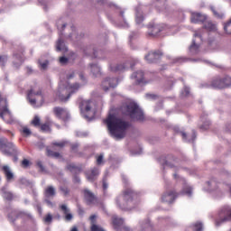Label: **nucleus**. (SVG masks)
Wrapping results in <instances>:
<instances>
[{
	"mask_svg": "<svg viewBox=\"0 0 231 231\" xmlns=\"http://www.w3.org/2000/svg\"><path fill=\"white\" fill-rule=\"evenodd\" d=\"M37 166L39 167L41 172H46V168H44V165H42V162L38 161Z\"/></svg>",
	"mask_w": 231,
	"mask_h": 231,
	"instance_id": "obj_47",
	"label": "nucleus"
},
{
	"mask_svg": "<svg viewBox=\"0 0 231 231\" xmlns=\"http://www.w3.org/2000/svg\"><path fill=\"white\" fill-rule=\"evenodd\" d=\"M73 181H74V183H80V177H79L77 175L74 176Z\"/></svg>",
	"mask_w": 231,
	"mask_h": 231,
	"instance_id": "obj_58",
	"label": "nucleus"
},
{
	"mask_svg": "<svg viewBox=\"0 0 231 231\" xmlns=\"http://www.w3.org/2000/svg\"><path fill=\"white\" fill-rule=\"evenodd\" d=\"M210 125V121H207L206 123H204L201 126L200 129L202 131H207V129H208V126Z\"/></svg>",
	"mask_w": 231,
	"mask_h": 231,
	"instance_id": "obj_50",
	"label": "nucleus"
},
{
	"mask_svg": "<svg viewBox=\"0 0 231 231\" xmlns=\"http://www.w3.org/2000/svg\"><path fill=\"white\" fill-rule=\"evenodd\" d=\"M204 29L208 32H217V25L210 21H208L204 23Z\"/></svg>",
	"mask_w": 231,
	"mask_h": 231,
	"instance_id": "obj_27",
	"label": "nucleus"
},
{
	"mask_svg": "<svg viewBox=\"0 0 231 231\" xmlns=\"http://www.w3.org/2000/svg\"><path fill=\"white\" fill-rule=\"evenodd\" d=\"M79 79H80L81 80H85V79H84V74L79 73Z\"/></svg>",
	"mask_w": 231,
	"mask_h": 231,
	"instance_id": "obj_63",
	"label": "nucleus"
},
{
	"mask_svg": "<svg viewBox=\"0 0 231 231\" xmlns=\"http://www.w3.org/2000/svg\"><path fill=\"white\" fill-rule=\"evenodd\" d=\"M207 21V15L199 13H192L191 14V23H205Z\"/></svg>",
	"mask_w": 231,
	"mask_h": 231,
	"instance_id": "obj_17",
	"label": "nucleus"
},
{
	"mask_svg": "<svg viewBox=\"0 0 231 231\" xmlns=\"http://www.w3.org/2000/svg\"><path fill=\"white\" fill-rule=\"evenodd\" d=\"M48 156H53L54 158H59V156H60V153L57 152H52L48 150Z\"/></svg>",
	"mask_w": 231,
	"mask_h": 231,
	"instance_id": "obj_46",
	"label": "nucleus"
},
{
	"mask_svg": "<svg viewBox=\"0 0 231 231\" xmlns=\"http://www.w3.org/2000/svg\"><path fill=\"white\" fill-rule=\"evenodd\" d=\"M60 190L63 192L64 196H68V194H69V189L66 186L60 187Z\"/></svg>",
	"mask_w": 231,
	"mask_h": 231,
	"instance_id": "obj_44",
	"label": "nucleus"
},
{
	"mask_svg": "<svg viewBox=\"0 0 231 231\" xmlns=\"http://www.w3.org/2000/svg\"><path fill=\"white\" fill-rule=\"evenodd\" d=\"M143 70H137L134 72L131 76V79L135 80L138 84H145V79L143 78Z\"/></svg>",
	"mask_w": 231,
	"mask_h": 231,
	"instance_id": "obj_15",
	"label": "nucleus"
},
{
	"mask_svg": "<svg viewBox=\"0 0 231 231\" xmlns=\"http://www.w3.org/2000/svg\"><path fill=\"white\" fill-rule=\"evenodd\" d=\"M190 93V88H189L188 87H184V90L181 92V95L183 97H189Z\"/></svg>",
	"mask_w": 231,
	"mask_h": 231,
	"instance_id": "obj_49",
	"label": "nucleus"
},
{
	"mask_svg": "<svg viewBox=\"0 0 231 231\" xmlns=\"http://www.w3.org/2000/svg\"><path fill=\"white\" fill-rule=\"evenodd\" d=\"M104 161V154H100L97 159V165H101L102 162Z\"/></svg>",
	"mask_w": 231,
	"mask_h": 231,
	"instance_id": "obj_54",
	"label": "nucleus"
},
{
	"mask_svg": "<svg viewBox=\"0 0 231 231\" xmlns=\"http://www.w3.org/2000/svg\"><path fill=\"white\" fill-rule=\"evenodd\" d=\"M113 225H114L115 228H116V230H118V228L124 225V218H118V217L114 216L113 217Z\"/></svg>",
	"mask_w": 231,
	"mask_h": 231,
	"instance_id": "obj_29",
	"label": "nucleus"
},
{
	"mask_svg": "<svg viewBox=\"0 0 231 231\" xmlns=\"http://www.w3.org/2000/svg\"><path fill=\"white\" fill-rule=\"evenodd\" d=\"M32 125L35 127L41 125V118L38 116H35L33 120L32 121Z\"/></svg>",
	"mask_w": 231,
	"mask_h": 231,
	"instance_id": "obj_40",
	"label": "nucleus"
},
{
	"mask_svg": "<svg viewBox=\"0 0 231 231\" xmlns=\"http://www.w3.org/2000/svg\"><path fill=\"white\" fill-rule=\"evenodd\" d=\"M39 64H40L42 69H46V68H48L49 62H48V60H45L43 62L39 60Z\"/></svg>",
	"mask_w": 231,
	"mask_h": 231,
	"instance_id": "obj_48",
	"label": "nucleus"
},
{
	"mask_svg": "<svg viewBox=\"0 0 231 231\" xmlns=\"http://www.w3.org/2000/svg\"><path fill=\"white\" fill-rule=\"evenodd\" d=\"M27 98L31 106H33V107L37 106V103L40 104V106L44 104V96L42 95V90L39 87L32 88L28 91Z\"/></svg>",
	"mask_w": 231,
	"mask_h": 231,
	"instance_id": "obj_5",
	"label": "nucleus"
},
{
	"mask_svg": "<svg viewBox=\"0 0 231 231\" xmlns=\"http://www.w3.org/2000/svg\"><path fill=\"white\" fill-rule=\"evenodd\" d=\"M67 143H68V142H66V141L54 142V143H52V145H55L56 147H64V145H66Z\"/></svg>",
	"mask_w": 231,
	"mask_h": 231,
	"instance_id": "obj_43",
	"label": "nucleus"
},
{
	"mask_svg": "<svg viewBox=\"0 0 231 231\" xmlns=\"http://www.w3.org/2000/svg\"><path fill=\"white\" fill-rule=\"evenodd\" d=\"M8 60L6 56H0V66H5V63Z\"/></svg>",
	"mask_w": 231,
	"mask_h": 231,
	"instance_id": "obj_51",
	"label": "nucleus"
},
{
	"mask_svg": "<svg viewBox=\"0 0 231 231\" xmlns=\"http://www.w3.org/2000/svg\"><path fill=\"white\" fill-rule=\"evenodd\" d=\"M162 166L164 167V169H174V164H171L167 161L162 162Z\"/></svg>",
	"mask_w": 231,
	"mask_h": 231,
	"instance_id": "obj_45",
	"label": "nucleus"
},
{
	"mask_svg": "<svg viewBox=\"0 0 231 231\" xmlns=\"http://www.w3.org/2000/svg\"><path fill=\"white\" fill-rule=\"evenodd\" d=\"M231 221V208L230 206H224L218 211V218L216 220V226H221L222 223Z\"/></svg>",
	"mask_w": 231,
	"mask_h": 231,
	"instance_id": "obj_7",
	"label": "nucleus"
},
{
	"mask_svg": "<svg viewBox=\"0 0 231 231\" xmlns=\"http://www.w3.org/2000/svg\"><path fill=\"white\" fill-rule=\"evenodd\" d=\"M135 22L136 24H142V23H143V14H142L138 9H136Z\"/></svg>",
	"mask_w": 231,
	"mask_h": 231,
	"instance_id": "obj_34",
	"label": "nucleus"
},
{
	"mask_svg": "<svg viewBox=\"0 0 231 231\" xmlns=\"http://www.w3.org/2000/svg\"><path fill=\"white\" fill-rule=\"evenodd\" d=\"M162 53L160 51H151L149 52L145 57V60L149 62L150 64L152 62H156L160 57H162Z\"/></svg>",
	"mask_w": 231,
	"mask_h": 231,
	"instance_id": "obj_13",
	"label": "nucleus"
},
{
	"mask_svg": "<svg viewBox=\"0 0 231 231\" xmlns=\"http://www.w3.org/2000/svg\"><path fill=\"white\" fill-rule=\"evenodd\" d=\"M78 148H79V143H74V144L71 145L72 151H75Z\"/></svg>",
	"mask_w": 231,
	"mask_h": 231,
	"instance_id": "obj_61",
	"label": "nucleus"
},
{
	"mask_svg": "<svg viewBox=\"0 0 231 231\" xmlns=\"http://www.w3.org/2000/svg\"><path fill=\"white\" fill-rule=\"evenodd\" d=\"M52 219H53V217L51 216V214H48L45 217L44 221L45 223H51Z\"/></svg>",
	"mask_w": 231,
	"mask_h": 231,
	"instance_id": "obj_53",
	"label": "nucleus"
},
{
	"mask_svg": "<svg viewBox=\"0 0 231 231\" xmlns=\"http://www.w3.org/2000/svg\"><path fill=\"white\" fill-rule=\"evenodd\" d=\"M3 171L6 177L7 181L14 180V172H12V170H10L9 166H3Z\"/></svg>",
	"mask_w": 231,
	"mask_h": 231,
	"instance_id": "obj_28",
	"label": "nucleus"
},
{
	"mask_svg": "<svg viewBox=\"0 0 231 231\" xmlns=\"http://www.w3.org/2000/svg\"><path fill=\"white\" fill-rule=\"evenodd\" d=\"M14 66H15L16 68H19V66H21V64H23V56L22 55H17L14 54Z\"/></svg>",
	"mask_w": 231,
	"mask_h": 231,
	"instance_id": "obj_31",
	"label": "nucleus"
},
{
	"mask_svg": "<svg viewBox=\"0 0 231 231\" xmlns=\"http://www.w3.org/2000/svg\"><path fill=\"white\" fill-rule=\"evenodd\" d=\"M228 86V83L225 82V79H216L212 82L213 88H217L218 89H222V88H226Z\"/></svg>",
	"mask_w": 231,
	"mask_h": 231,
	"instance_id": "obj_24",
	"label": "nucleus"
},
{
	"mask_svg": "<svg viewBox=\"0 0 231 231\" xmlns=\"http://www.w3.org/2000/svg\"><path fill=\"white\" fill-rule=\"evenodd\" d=\"M84 198L87 201L88 205H93L97 201V197H95V194L91 192V190L86 189H84Z\"/></svg>",
	"mask_w": 231,
	"mask_h": 231,
	"instance_id": "obj_14",
	"label": "nucleus"
},
{
	"mask_svg": "<svg viewBox=\"0 0 231 231\" xmlns=\"http://www.w3.org/2000/svg\"><path fill=\"white\" fill-rule=\"evenodd\" d=\"M203 35H205L204 28L194 32L192 44L189 46V53L191 55H198L199 53V42H203Z\"/></svg>",
	"mask_w": 231,
	"mask_h": 231,
	"instance_id": "obj_6",
	"label": "nucleus"
},
{
	"mask_svg": "<svg viewBox=\"0 0 231 231\" xmlns=\"http://www.w3.org/2000/svg\"><path fill=\"white\" fill-rule=\"evenodd\" d=\"M92 105H93V101L91 100H82L79 105V109L87 120H91V118H89V116L85 115V113H89V111H91Z\"/></svg>",
	"mask_w": 231,
	"mask_h": 231,
	"instance_id": "obj_10",
	"label": "nucleus"
},
{
	"mask_svg": "<svg viewBox=\"0 0 231 231\" xmlns=\"http://www.w3.org/2000/svg\"><path fill=\"white\" fill-rule=\"evenodd\" d=\"M98 174H100V170H98V168H93L86 172L87 180L88 181H95Z\"/></svg>",
	"mask_w": 231,
	"mask_h": 231,
	"instance_id": "obj_16",
	"label": "nucleus"
},
{
	"mask_svg": "<svg viewBox=\"0 0 231 231\" xmlns=\"http://www.w3.org/2000/svg\"><path fill=\"white\" fill-rule=\"evenodd\" d=\"M67 169H68L69 171H70V172H73V171H75V169H77V166H75V164H69V165L67 166Z\"/></svg>",
	"mask_w": 231,
	"mask_h": 231,
	"instance_id": "obj_55",
	"label": "nucleus"
},
{
	"mask_svg": "<svg viewBox=\"0 0 231 231\" xmlns=\"http://www.w3.org/2000/svg\"><path fill=\"white\" fill-rule=\"evenodd\" d=\"M160 32H162V29H160V26L155 25L152 27L151 35H158V33H160Z\"/></svg>",
	"mask_w": 231,
	"mask_h": 231,
	"instance_id": "obj_42",
	"label": "nucleus"
},
{
	"mask_svg": "<svg viewBox=\"0 0 231 231\" xmlns=\"http://www.w3.org/2000/svg\"><path fill=\"white\" fill-rule=\"evenodd\" d=\"M53 111L57 118L63 120V122H68L69 118V112L68 111V109L62 108L60 106H56L54 107Z\"/></svg>",
	"mask_w": 231,
	"mask_h": 231,
	"instance_id": "obj_9",
	"label": "nucleus"
},
{
	"mask_svg": "<svg viewBox=\"0 0 231 231\" xmlns=\"http://www.w3.org/2000/svg\"><path fill=\"white\" fill-rule=\"evenodd\" d=\"M22 164L24 166V167H28V165H30V161H28V160H23V162H22Z\"/></svg>",
	"mask_w": 231,
	"mask_h": 231,
	"instance_id": "obj_59",
	"label": "nucleus"
},
{
	"mask_svg": "<svg viewBox=\"0 0 231 231\" xmlns=\"http://www.w3.org/2000/svg\"><path fill=\"white\" fill-rule=\"evenodd\" d=\"M224 31L227 35H231V20L224 24Z\"/></svg>",
	"mask_w": 231,
	"mask_h": 231,
	"instance_id": "obj_36",
	"label": "nucleus"
},
{
	"mask_svg": "<svg viewBox=\"0 0 231 231\" xmlns=\"http://www.w3.org/2000/svg\"><path fill=\"white\" fill-rule=\"evenodd\" d=\"M193 230H195V231H202L203 230V224H201L200 222H197L193 226Z\"/></svg>",
	"mask_w": 231,
	"mask_h": 231,
	"instance_id": "obj_41",
	"label": "nucleus"
},
{
	"mask_svg": "<svg viewBox=\"0 0 231 231\" xmlns=\"http://www.w3.org/2000/svg\"><path fill=\"white\" fill-rule=\"evenodd\" d=\"M177 196L178 195H176L174 191H169L162 195V199L164 203H172V201L176 199Z\"/></svg>",
	"mask_w": 231,
	"mask_h": 231,
	"instance_id": "obj_21",
	"label": "nucleus"
},
{
	"mask_svg": "<svg viewBox=\"0 0 231 231\" xmlns=\"http://www.w3.org/2000/svg\"><path fill=\"white\" fill-rule=\"evenodd\" d=\"M77 75V70H70L67 74V80H60L58 90L56 92V97L60 102H68L71 98V95H75L80 89V84L79 83H69L68 80L75 79Z\"/></svg>",
	"mask_w": 231,
	"mask_h": 231,
	"instance_id": "obj_1",
	"label": "nucleus"
},
{
	"mask_svg": "<svg viewBox=\"0 0 231 231\" xmlns=\"http://www.w3.org/2000/svg\"><path fill=\"white\" fill-rule=\"evenodd\" d=\"M42 131L45 133H51V128L50 127V124H43L41 126Z\"/></svg>",
	"mask_w": 231,
	"mask_h": 231,
	"instance_id": "obj_39",
	"label": "nucleus"
},
{
	"mask_svg": "<svg viewBox=\"0 0 231 231\" xmlns=\"http://www.w3.org/2000/svg\"><path fill=\"white\" fill-rule=\"evenodd\" d=\"M60 208L63 212L67 221H71V219H73V214H71V210L68 208V205L62 204L60 206Z\"/></svg>",
	"mask_w": 231,
	"mask_h": 231,
	"instance_id": "obj_20",
	"label": "nucleus"
},
{
	"mask_svg": "<svg viewBox=\"0 0 231 231\" xmlns=\"http://www.w3.org/2000/svg\"><path fill=\"white\" fill-rule=\"evenodd\" d=\"M0 150L5 156H12L13 154H17V147L15 146V144H14V143H3L2 141H0Z\"/></svg>",
	"mask_w": 231,
	"mask_h": 231,
	"instance_id": "obj_8",
	"label": "nucleus"
},
{
	"mask_svg": "<svg viewBox=\"0 0 231 231\" xmlns=\"http://www.w3.org/2000/svg\"><path fill=\"white\" fill-rule=\"evenodd\" d=\"M134 198H136V193L131 189H125L123 194L116 199V207H118L120 210H133L136 203Z\"/></svg>",
	"mask_w": 231,
	"mask_h": 231,
	"instance_id": "obj_3",
	"label": "nucleus"
},
{
	"mask_svg": "<svg viewBox=\"0 0 231 231\" xmlns=\"http://www.w3.org/2000/svg\"><path fill=\"white\" fill-rule=\"evenodd\" d=\"M22 134L23 136H30V134H32V130L26 126H23L22 129Z\"/></svg>",
	"mask_w": 231,
	"mask_h": 231,
	"instance_id": "obj_38",
	"label": "nucleus"
},
{
	"mask_svg": "<svg viewBox=\"0 0 231 231\" xmlns=\"http://www.w3.org/2000/svg\"><path fill=\"white\" fill-rule=\"evenodd\" d=\"M89 221H90V230L91 231H106L104 230V228H102V226L97 225V215H92L89 217Z\"/></svg>",
	"mask_w": 231,
	"mask_h": 231,
	"instance_id": "obj_18",
	"label": "nucleus"
},
{
	"mask_svg": "<svg viewBox=\"0 0 231 231\" xmlns=\"http://www.w3.org/2000/svg\"><path fill=\"white\" fill-rule=\"evenodd\" d=\"M45 203H47L48 207L53 208V202L49 200L48 199H45Z\"/></svg>",
	"mask_w": 231,
	"mask_h": 231,
	"instance_id": "obj_60",
	"label": "nucleus"
},
{
	"mask_svg": "<svg viewBox=\"0 0 231 231\" xmlns=\"http://www.w3.org/2000/svg\"><path fill=\"white\" fill-rule=\"evenodd\" d=\"M118 86V79L115 78H108L102 82V88L105 91H107L109 88H116Z\"/></svg>",
	"mask_w": 231,
	"mask_h": 231,
	"instance_id": "obj_11",
	"label": "nucleus"
},
{
	"mask_svg": "<svg viewBox=\"0 0 231 231\" xmlns=\"http://www.w3.org/2000/svg\"><path fill=\"white\" fill-rule=\"evenodd\" d=\"M180 135L184 142H194V140H196V132H193L191 138L189 139H187V134H185V132H180Z\"/></svg>",
	"mask_w": 231,
	"mask_h": 231,
	"instance_id": "obj_33",
	"label": "nucleus"
},
{
	"mask_svg": "<svg viewBox=\"0 0 231 231\" xmlns=\"http://www.w3.org/2000/svg\"><path fill=\"white\" fill-rule=\"evenodd\" d=\"M122 113L126 115V116H130L132 120H137L138 122H143L145 116H143V111L138 106V104L134 102H130L125 104L121 108Z\"/></svg>",
	"mask_w": 231,
	"mask_h": 231,
	"instance_id": "obj_4",
	"label": "nucleus"
},
{
	"mask_svg": "<svg viewBox=\"0 0 231 231\" xmlns=\"http://www.w3.org/2000/svg\"><path fill=\"white\" fill-rule=\"evenodd\" d=\"M5 115H10L8 106H5L2 110H0V118H2V120H5Z\"/></svg>",
	"mask_w": 231,
	"mask_h": 231,
	"instance_id": "obj_37",
	"label": "nucleus"
},
{
	"mask_svg": "<svg viewBox=\"0 0 231 231\" xmlns=\"http://www.w3.org/2000/svg\"><path fill=\"white\" fill-rule=\"evenodd\" d=\"M90 71L94 77H98L100 75V67L97 64H90Z\"/></svg>",
	"mask_w": 231,
	"mask_h": 231,
	"instance_id": "obj_30",
	"label": "nucleus"
},
{
	"mask_svg": "<svg viewBox=\"0 0 231 231\" xmlns=\"http://www.w3.org/2000/svg\"><path fill=\"white\" fill-rule=\"evenodd\" d=\"M71 30L72 32L69 35V39H70V41H73V42H77V41H80V39L84 37V34L79 35V32H77L75 26H72Z\"/></svg>",
	"mask_w": 231,
	"mask_h": 231,
	"instance_id": "obj_23",
	"label": "nucleus"
},
{
	"mask_svg": "<svg viewBox=\"0 0 231 231\" xmlns=\"http://www.w3.org/2000/svg\"><path fill=\"white\" fill-rule=\"evenodd\" d=\"M60 64H68V58L66 57H60Z\"/></svg>",
	"mask_w": 231,
	"mask_h": 231,
	"instance_id": "obj_56",
	"label": "nucleus"
},
{
	"mask_svg": "<svg viewBox=\"0 0 231 231\" xmlns=\"http://www.w3.org/2000/svg\"><path fill=\"white\" fill-rule=\"evenodd\" d=\"M57 191L55 190V188L53 186H48L44 189V196L47 199H52L54 196H56Z\"/></svg>",
	"mask_w": 231,
	"mask_h": 231,
	"instance_id": "obj_22",
	"label": "nucleus"
},
{
	"mask_svg": "<svg viewBox=\"0 0 231 231\" xmlns=\"http://www.w3.org/2000/svg\"><path fill=\"white\" fill-rule=\"evenodd\" d=\"M210 9L213 12L215 17H217V19H225V13L216 11L214 6H211Z\"/></svg>",
	"mask_w": 231,
	"mask_h": 231,
	"instance_id": "obj_35",
	"label": "nucleus"
},
{
	"mask_svg": "<svg viewBox=\"0 0 231 231\" xmlns=\"http://www.w3.org/2000/svg\"><path fill=\"white\" fill-rule=\"evenodd\" d=\"M175 179L179 178V181H180V183H182L183 185V189H182V194H186L187 196H192V187L187 185V181L185 180V179L183 178H180V176H178V174H173Z\"/></svg>",
	"mask_w": 231,
	"mask_h": 231,
	"instance_id": "obj_12",
	"label": "nucleus"
},
{
	"mask_svg": "<svg viewBox=\"0 0 231 231\" xmlns=\"http://www.w3.org/2000/svg\"><path fill=\"white\" fill-rule=\"evenodd\" d=\"M146 98H148L149 100H153L154 98H156V96L152 94H146Z\"/></svg>",
	"mask_w": 231,
	"mask_h": 231,
	"instance_id": "obj_57",
	"label": "nucleus"
},
{
	"mask_svg": "<svg viewBox=\"0 0 231 231\" xmlns=\"http://www.w3.org/2000/svg\"><path fill=\"white\" fill-rule=\"evenodd\" d=\"M141 231H152L151 221L146 219L144 222L140 223Z\"/></svg>",
	"mask_w": 231,
	"mask_h": 231,
	"instance_id": "obj_26",
	"label": "nucleus"
},
{
	"mask_svg": "<svg viewBox=\"0 0 231 231\" xmlns=\"http://www.w3.org/2000/svg\"><path fill=\"white\" fill-rule=\"evenodd\" d=\"M2 196L4 199H7V201H12L14 199V195L8 191V188L5 186L2 188Z\"/></svg>",
	"mask_w": 231,
	"mask_h": 231,
	"instance_id": "obj_25",
	"label": "nucleus"
},
{
	"mask_svg": "<svg viewBox=\"0 0 231 231\" xmlns=\"http://www.w3.org/2000/svg\"><path fill=\"white\" fill-rule=\"evenodd\" d=\"M104 124L106 125L113 138L116 140H122V138H125L127 129H129V122L124 121V119L110 114L108 117L104 120Z\"/></svg>",
	"mask_w": 231,
	"mask_h": 231,
	"instance_id": "obj_2",
	"label": "nucleus"
},
{
	"mask_svg": "<svg viewBox=\"0 0 231 231\" xmlns=\"http://www.w3.org/2000/svg\"><path fill=\"white\" fill-rule=\"evenodd\" d=\"M127 66L124 64L119 65H110V71H124Z\"/></svg>",
	"mask_w": 231,
	"mask_h": 231,
	"instance_id": "obj_32",
	"label": "nucleus"
},
{
	"mask_svg": "<svg viewBox=\"0 0 231 231\" xmlns=\"http://www.w3.org/2000/svg\"><path fill=\"white\" fill-rule=\"evenodd\" d=\"M108 185L106 184V180H103V189L104 190H107Z\"/></svg>",
	"mask_w": 231,
	"mask_h": 231,
	"instance_id": "obj_62",
	"label": "nucleus"
},
{
	"mask_svg": "<svg viewBox=\"0 0 231 231\" xmlns=\"http://www.w3.org/2000/svg\"><path fill=\"white\" fill-rule=\"evenodd\" d=\"M76 135L79 136V138H86V136H88V133H86V132H77Z\"/></svg>",
	"mask_w": 231,
	"mask_h": 231,
	"instance_id": "obj_52",
	"label": "nucleus"
},
{
	"mask_svg": "<svg viewBox=\"0 0 231 231\" xmlns=\"http://www.w3.org/2000/svg\"><path fill=\"white\" fill-rule=\"evenodd\" d=\"M70 231H79V228H77V226H73Z\"/></svg>",
	"mask_w": 231,
	"mask_h": 231,
	"instance_id": "obj_64",
	"label": "nucleus"
},
{
	"mask_svg": "<svg viewBox=\"0 0 231 231\" xmlns=\"http://www.w3.org/2000/svg\"><path fill=\"white\" fill-rule=\"evenodd\" d=\"M60 38L56 43L57 51H68V47L64 44V40H62V31L59 32Z\"/></svg>",
	"mask_w": 231,
	"mask_h": 231,
	"instance_id": "obj_19",
	"label": "nucleus"
}]
</instances>
